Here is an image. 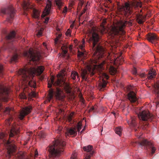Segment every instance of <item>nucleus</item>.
Segmentation results:
<instances>
[{"instance_id": "nucleus-37", "label": "nucleus", "mask_w": 159, "mask_h": 159, "mask_svg": "<svg viewBox=\"0 0 159 159\" xmlns=\"http://www.w3.org/2000/svg\"><path fill=\"white\" fill-rule=\"evenodd\" d=\"M3 74V66L0 65V76H2Z\"/></svg>"}, {"instance_id": "nucleus-13", "label": "nucleus", "mask_w": 159, "mask_h": 159, "mask_svg": "<svg viewBox=\"0 0 159 159\" xmlns=\"http://www.w3.org/2000/svg\"><path fill=\"white\" fill-rule=\"evenodd\" d=\"M118 8L119 11L125 16L131 14L132 12V7L127 2H125L122 6H119Z\"/></svg>"}, {"instance_id": "nucleus-2", "label": "nucleus", "mask_w": 159, "mask_h": 159, "mask_svg": "<svg viewBox=\"0 0 159 159\" xmlns=\"http://www.w3.org/2000/svg\"><path fill=\"white\" fill-rule=\"evenodd\" d=\"M44 68L42 66H38L36 68L34 67L25 68L20 69L18 72L20 78H21L22 84H28L32 88H37L36 82L34 80L35 74L40 75L43 72Z\"/></svg>"}, {"instance_id": "nucleus-56", "label": "nucleus", "mask_w": 159, "mask_h": 159, "mask_svg": "<svg viewBox=\"0 0 159 159\" xmlns=\"http://www.w3.org/2000/svg\"><path fill=\"white\" fill-rule=\"evenodd\" d=\"M156 86L157 87L159 88V81H157L156 83Z\"/></svg>"}, {"instance_id": "nucleus-20", "label": "nucleus", "mask_w": 159, "mask_h": 159, "mask_svg": "<svg viewBox=\"0 0 159 159\" xmlns=\"http://www.w3.org/2000/svg\"><path fill=\"white\" fill-rule=\"evenodd\" d=\"M128 98L131 102H134L137 100V98L135 93L133 91H130L128 94Z\"/></svg>"}, {"instance_id": "nucleus-63", "label": "nucleus", "mask_w": 159, "mask_h": 159, "mask_svg": "<svg viewBox=\"0 0 159 159\" xmlns=\"http://www.w3.org/2000/svg\"><path fill=\"white\" fill-rule=\"evenodd\" d=\"M37 2L39 3V2L40 1H41L42 0H36Z\"/></svg>"}, {"instance_id": "nucleus-26", "label": "nucleus", "mask_w": 159, "mask_h": 159, "mask_svg": "<svg viewBox=\"0 0 159 159\" xmlns=\"http://www.w3.org/2000/svg\"><path fill=\"white\" fill-rule=\"evenodd\" d=\"M121 53L120 54L119 56L116 58L115 61V62L120 65L122 64L124 61L123 58H122V57H121Z\"/></svg>"}, {"instance_id": "nucleus-31", "label": "nucleus", "mask_w": 159, "mask_h": 159, "mask_svg": "<svg viewBox=\"0 0 159 159\" xmlns=\"http://www.w3.org/2000/svg\"><path fill=\"white\" fill-rule=\"evenodd\" d=\"M61 48L62 50V55L63 56H65L67 52L68 48L66 46H63L61 47Z\"/></svg>"}, {"instance_id": "nucleus-61", "label": "nucleus", "mask_w": 159, "mask_h": 159, "mask_svg": "<svg viewBox=\"0 0 159 159\" xmlns=\"http://www.w3.org/2000/svg\"><path fill=\"white\" fill-rule=\"evenodd\" d=\"M137 5H138V6H139L140 7H141V4L140 3L138 2Z\"/></svg>"}, {"instance_id": "nucleus-10", "label": "nucleus", "mask_w": 159, "mask_h": 159, "mask_svg": "<svg viewBox=\"0 0 159 159\" xmlns=\"http://www.w3.org/2000/svg\"><path fill=\"white\" fill-rule=\"evenodd\" d=\"M15 11L12 6L10 5L7 7L2 8L0 9V15H7V17L6 21L11 23L14 16Z\"/></svg>"}, {"instance_id": "nucleus-58", "label": "nucleus", "mask_w": 159, "mask_h": 159, "mask_svg": "<svg viewBox=\"0 0 159 159\" xmlns=\"http://www.w3.org/2000/svg\"><path fill=\"white\" fill-rule=\"evenodd\" d=\"M65 90L66 91V92L69 93H70L71 92V90Z\"/></svg>"}, {"instance_id": "nucleus-18", "label": "nucleus", "mask_w": 159, "mask_h": 159, "mask_svg": "<svg viewBox=\"0 0 159 159\" xmlns=\"http://www.w3.org/2000/svg\"><path fill=\"white\" fill-rule=\"evenodd\" d=\"M147 40L152 43H154L159 40V38L157 35L151 33H148L146 35Z\"/></svg>"}, {"instance_id": "nucleus-8", "label": "nucleus", "mask_w": 159, "mask_h": 159, "mask_svg": "<svg viewBox=\"0 0 159 159\" xmlns=\"http://www.w3.org/2000/svg\"><path fill=\"white\" fill-rule=\"evenodd\" d=\"M132 22L130 21H117L111 29V34L112 35H124L125 32L124 30L126 26L131 25Z\"/></svg>"}, {"instance_id": "nucleus-25", "label": "nucleus", "mask_w": 159, "mask_h": 159, "mask_svg": "<svg viewBox=\"0 0 159 159\" xmlns=\"http://www.w3.org/2000/svg\"><path fill=\"white\" fill-rule=\"evenodd\" d=\"M107 84V82L106 81L104 80V79H102L100 80L98 84V86L100 87V89L104 88L106 87Z\"/></svg>"}, {"instance_id": "nucleus-60", "label": "nucleus", "mask_w": 159, "mask_h": 159, "mask_svg": "<svg viewBox=\"0 0 159 159\" xmlns=\"http://www.w3.org/2000/svg\"><path fill=\"white\" fill-rule=\"evenodd\" d=\"M43 45L45 47H47V45H46V44L45 43H43Z\"/></svg>"}, {"instance_id": "nucleus-64", "label": "nucleus", "mask_w": 159, "mask_h": 159, "mask_svg": "<svg viewBox=\"0 0 159 159\" xmlns=\"http://www.w3.org/2000/svg\"><path fill=\"white\" fill-rule=\"evenodd\" d=\"M158 105H159V102H157V106Z\"/></svg>"}, {"instance_id": "nucleus-24", "label": "nucleus", "mask_w": 159, "mask_h": 159, "mask_svg": "<svg viewBox=\"0 0 159 159\" xmlns=\"http://www.w3.org/2000/svg\"><path fill=\"white\" fill-rule=\"evenodd\" d=\"M71 78L74 80H75L76 77L78 79H80V76L78 73L75 71H72L71 72Z\"/></svg>"}, {"instance_id": "nucleus-9", "label": "nucleus", "mask_w": 159, "mask_h": 159, "mask_svg": "<svg viewBox=\"0 0 159 159\" xmlns=\"http://www.w3.org/2000/svg\"><path fill=\"white\" fill-rule=\"evenodd\" d=\"M18 4H20L21 5L24 10V14H27L26 11H29L30 9H32L33 12L32 16L33 17L39 19L40 18V15L39 11L36 9L32 8V6L30 4L29 0H17Z\"/></svg>"}, {"instance_id": "nucleus-51", "label": "nucleus", "mask_w": 159, "mask_h": 159, "mask_svg": "<svg viewBox=\"0 0 159 159\" xmlns=\"http://www.w3.org/2000/svg\"><path fill=\"white\" fill-rule=\"evenodd\" d=\"M17 156H18L19 158H22L23 157V154H20V156L19 154L17 155Z\"/></svg>"}, {"instance_id": "nucleus-19", "label": "nucleus", "mask_w": 159, "mask_h": 159, "mask_svg": "<svg viewBox=\"0 0 159 159\" xmlns=\"http://www.w3.org/2000/svg\"><path fill=\"white\" fill-rule=\"evenodd\" d=\"M93 148L92 146L89 145L88 146L84 147L83 149L84 150L87 152H89V154H87L85 157L84 159H90V157L93 154L94 152L92 151Z\"/></svg>"}, {"instance_id": "nucleus-35", "label": "nucleus", "mask_w": 159, "mask_h": 159, "mask_svg": "<svg viewBox=\"0 0 159 159\" xmlns=\"http://www.w3.org/2000/svg\"><path fill=\"white\" fill-rule=\"evenodd\" d=\"M82 124L81 122H79L77 125V131L79 132L81 129Z\"/></svg>"}, {"instance_id": "nucleus-12", "label": "nucleus", "mask_w": 159, "mask_h": 159, "mask_svg": "<svg viewBox=\"0 0 159 159\" xmlns=\"http://www.w3.org/2000/svg\"><path fill=\"white\" fill-rule=\"evenodd\" d=\"M137 144L141 146L142 148L144 147L146 149H148V148L150 149L151 150L152 155H153L155 152L156 149L153 147L152 144L146 139H142L138 142H133L131 143L132 145L134 146H135Z\"/></svg>"}, {"instance_id": "nucleus-23", "label": "nucleus", "mask_w": 159, "mask_h": 159, "mask_svg": "<svg viewBox=\"0 0 159 159\" xmlns=\"http://www.w3.org/2000/svg\"><path fill=\"white\" fill-rule=\"evenodd\" d=\"M156 73L154 71L149 70L148 73L147 78L148 80H151L156 75Z\"/></svg>"}, {"instance_id": "nucleus-6", "label": "nucleus", "mask_w": 159, "mask_h": 159, "mask_svg": "<svg viewBox=\"0 0 159 159\" xmlns=\"http://www.w3.org/2000/svg\"><path fill=\"white\" fill-rule=\"evenodd\" d=\"M65 145V142L60 139L55 140L47 148L49 152L50 157H58L62 154Z\"/></svg>"}, {"instance_id": "nucleus-46", "label": "nucleus", "mask_w": 159, "mask_h": 159, "mask_svg": "<svg viewBox=\"0 0 159 159\" xmlns=\"http://www.w3.org/2000/svg\"><path fill=\"white\" fill-rule=\"evenodd\" d=\"M49 19V17H46L45 19L44 23L47 24Z\"/></svg>"}, {"instance_id": "nucleus-45", "label": "nucleus", "mask_w": 159, "mask_h": 159, "mask_svg": "<svg viewBox=\"0 0 159 159\" xmlns=\"http://www.w3.org/2000/svg\"><path fill=\"white\" fill-rule=\"evenodd\" d=\"M103 76H104V77L107 80L109 79V77L105 73H104L103 74Z\"/></svg>"}, {"instance_id": "nucleus-38", "label": "nucleus", "mask_w": 159, "mask_h": 159, "mask_svg": "<svg viewBox=\"0 0 159 159\" xmlns=\"http://www.w3.org/2000/svg\"><path fill=\"white\" fill-rule=\"evenodd\" d=\"M39 135L41 138H44L45 136V133L43 132H40L39 133Z\"/></svg>"}, {"instance_id": "nucleus-40", "label": "nucleus", "mask_w": 159, "mask_h": 159, "mask_svg": "<svg viewBox=\"0 0 159 159\" xmlns=\"http://www.w3.org/2000/svg\"><path fill=\"white\" fill-rule=\"evenodd\" d=\"M134 89V87L131 85H129L127 86V88L126 89Z\"/></svg>"}, {"instance_id": "nucleus-55", "label": "nucleus", "mask_w": 159, "mask_h": 159, "mask_svg": "<svg viewBox=\"0 0 159 159\" xmlns=\"http://www.w3.org/2000/svg\"><path fill=\"white\" fill-rule=\"evenodd\" d=\"M80 48L82 50H83L84 49V46L83 45H80L79 46Z\"/></svg>"}, {"instance_id": "nucleus-43", "label": "nucleus", "mask_w": 159, "mask_h": 159, "mask_svg": "<svg viewBox=\"0 0 159 159\" xmlns=\"http://www.w3.org/2000/svg\"><path fill=\"white\" fill-rule=\"evenodd\" d=\"M66 34L67 36H69L70 34V29H68L66 32Z\"/></svg>"}, {"instance_id": "nucleus-41", "label": "nucleus", "mask_w": 159, "mask_h": 159, "mask_svg": "<svg viewBox=\"0 0 159 159\" xmlns=\"http://www.w3.org/2000/svg\"><path fill=\"white\" fill-rule=\"evenodd\" d=\"M133 73L134 75H136L137 74V71L136 69L134 67L133 70Z\"/></svg>"}, {"instance_id": "nucleus-4", "label": "nucleus", "mask_w": 159, "mask_h": 159, "mask_svg": "<svg viewBox=\"0 0 159 159\" xmlns=\"http://www.w3.org/2000/svg\"><path fill=\"white\" fill-rule=\"evenodd\" d=\"M19 133V130L14 127L11 126V129L9 135V139L7 140V135L3 133H0V139L2 143L6 148L8 157H10L11 154H13L16 150L15 145L11 143L10 141L11 138L14 137L15 135H17Z\"/></svg>"}, {"instance_id": "nucleus-34", "label": "nucleus", "mask_w": 159, "mask_h": 159, "mask_svg": "<svg viewBox=\"0 0 159 159\" xmlns=\"http://www.w3.org/2000/svg\"><path fill=\"white\" fill-rule=\"evenodd\" d=\"M74 115V113L71 112L70 115L68 116L67 120L69 122H72V117Z\"/></svg>"}, {"instance_id": "nucleus-53", "label": "nucleus", "mask_w": 159, "mask_h": 159, "mask_svg": "<svg viewBox=\"0 0 159 159\" xmlns=\"http://www.w3.org/2000/svg\"><path fill=\"white\" fill-rule=\"evenodd\" d=\"M42 33L40 31H39L37 33V35L38 36H41L42 35Z\"/></svg>"}, {"instance_id": "nucleus-15", "label": "nucleus", "mask_w": 159, "mask_h": 159, "mask_svg": "<svg viewBox=\"0 0 159 159\" xmlns=\"http://www.w3.org/2000/svg\"><path fill=\"white\" fill-rule=\"evenodd\" d=\"M139 118L140 120L143 121H147L151 120L152 116L147 111H143L142 112H140L138 115Z\"/></svg>"}, {"instance_id": "nucleus-1", "label": "nucleus", "mask_w": 159, "mask_h": 159, "mask_svg": "<svg viewBox=\"0 0 159 159\" xmlns=\"http://www.w3.org/2000/svg\"><path fill=\"white\" fill-rule=\"evenodd\" d=\"M105 28L103 26L102 30L99 29H93L92 35L88 40V42L91 45L94 53L91 59L88 62L86 68L87 70H84L81 73L83 79L86 80L87 78V75L90 74L91 76L94 74V70L98 67L102 68L104 64L107 63V61L104 60L105 53V50L102 46L99 44L100 39L99 34H102L106 33Z\"/></svg>"}, {"instance_id": "nucleus-48", "label": "nucleus", "mask_w": 159, "mask_h": 159, "mask_svg": "<svg viewBox=\"0 0 159 159\" xmlns=\"http://www.w3.org/2000/svg\"><path fill=\"white\" fill-rule=\"evenodd\" d=\"M76 154L75 153L73 154V156L71 157L70 159H76Z\"/></svg>"}, {"instance_id": "nucleus-14", "label": "nucleus", "mask_w": 159, "mask_h": 159, "mask_svg": "<svg viewBox=\"0 0 159 159\" xmlns=\"http://www.w3.org/2000/svg\"><path fill=\"white\" fill-rule=\"evenodd\" d=\"M54 90H49L48 97L49 101L52 99L53 95H54L57 99L59 100L62 99L64 97L62 90H56L54 92Z\"/></svg>"}, {"instance_id": "nucleus-49", "label": "nucleus", "mask_w": 159, "mask_h": 159, "mask_svg": "<svg viewBox=\"0 0 159 159\" xmlns=\"http://www.w3.org/2000/svg\"><path fill=\"white\" fill-rule=\"evenodd\" d=\"M63 13H66L67 12V7H64V8L63 10Z\"/></svg>"}, {"instance_id": "nucleus-44", "label": "nucleus", "mask_w": 159, "mask_h": 159, "mask_svg": "<svg viewBox=\"0 0 159 159\" xmlns=\"http://www.w3.org/2000/svg\"><path fill=\"white\" fill-rule=\"evenodd\" d=\"M139 76L142 78H145L146 76V75L144 73H142L139 74Z\"/></svg>"}, {"instance_id": "nucleus-33", "label": "nucleus", "mask_w": 159, "mask_h": 159, "mask_svg": "<svg viewBox=\"0 0 159 159\" xmlns=\"http://www.w3.org/2000/svg\"><path fill=\"white\" fill-rule=\"evenodd\" d=\"M145 18V17L140 16L138 18V22L139 24H142L143 22V19Z\"/></svg>"}, {"instance_id": "nucleus-52", "label": "nucleus", "mask_w": 159, "mask_h": 159, "mask_svg": "<svg viewBox=\"0 0 159 159\" xmlns=\"http://www.w3.org/2000/svg\"><path fill=\"white\" fill-rule=\"evenodd\" d=\"M80 100H81V101H82V102L83 103H84V102L85 101V100L81 95L80 97Z\"/></svg>"}, {"instance_id": "nucleus-54", "label": "nucleus", "mask_w": 159, "mask_h": 159, "mask_svg": "<svg viewBox=\"0 0 159 159\" xmlns=\"http://www.w3.org/2000/svg\"><path fill=\"white\" fill-rule=\"evenodd\" d=\"M38 155V152L37 151H36L35 152V156L37 157Z\"/></svg>"}, {"instance_id": "nucleus-36", "label": "nucleus", "mask_w": 159, "mask_h": 159, "mask_svg": "<svg viewBox=\"0 0 159 159\" xmlns=\"http://www.w3.org/2000/svg\"><path fill=\"white\" fill-rule=\"evenodd\" d=\"M29 95L31 97H35L37 96V94L35 92L32 91L31 92L29 93Z\"/></svg>"}, {"instance_id": "nucleus-11", "label": "nucleus", "mask_w": 159, "mask_h": 159, "mask_svg": "<svg viewBox=\"0 0 159 159\" xmlns=\"http://www.w3.org/2000/svg\"><path fill=\"white\" fill-rule=\"evenodd\" d=\"M24 55L27 57L30 61H32L37 64L41 57L40 53L30 48L28 51L25 52Z\"/></svg>"}, {"instance_id": "nucleus-16", "label": "nucleus", "mask_w": 159, "mask_h": 159, "mask_svg": "<svg viewBox=\"0 0 159 159\" xmlns=\"http://www.w3.org/2000/svg\"><path fill=\"white\" fill-rule=\"evenodd\" d=\"M32 109V107L30 106L25 107L22 108L19 116L20 119L23 120L25 116L31 112Z\"/></svg>"}, {"instance_id": "nucleus-21", "label": "nucleus", "mask_w": 159, "mask_h": 159, "mask_svg": "<svg viewBox=\"0 0 159 159\" xmlns=\"http://www.w3.org/2000/svg\"><path fill=\"white\" fill-rule=\"evenodd\" d=\"M77 134V131L75 127H72L68 129L67 132L66 133L65 135L66 137L70 135H73L75 136Z\"/></svg>"}, {"instance_id": "nucleus-47", "label": "nucleus", "mask_w": 159, "mask_h": 159, "mask_svg": "<svg viewBox=\"0 0 159 159\" xmlns=\"http://www.w3.org/2000/svg\"><path fill=\"white\" fill-rule=\"evenodd\" d=\"M97 108L96 107H92L90 109V111H94L96 110Z\"/></svg>"}, {"instance_id": "nucleus-7", "label": "nucleus", "mask_w": 159, "mask_h": 159, "mask_svg": "<svg viewBox=\"0 0 159 159\" xmlns=\"http://www.w3.org/2000/svg\"><path fill=\"white\" fill-rule=\"evenodd\" d=\"M9 90H0V110L5 114L9 115V118L6 120V124L9 126L11 121L12 120L13 109L9 107L4 108L1 104L2 101L6 102L8 101Z\"/></svg>"}, {"instance_id": "nucleus-32", "label": "nucleus", "mask_w": 159, "mask_h": 159, "mask_svg": "<svg viewBox=\"0 0 159 159\" xmlns=\"http://www.w3.org/2000/svg\"><path fill=\"white\" fill-rule=\"evenodd\" d=\"M61 34H59L57 36L56 38L55 39V44H57L58 43H61V41L60 39L61 38Z\"/></svg>"}, {"instance_id": "nucleus-30", "label": "nucleus", "mask_w": 159, "mask_h": 159, "mask_svg": "<svg viewBox=\"0 0 159 159\" xmlns=\"http://www.w3.org/2000/svg\"><path fill=\"white\" fill-rule=\"evenodd\" d=\"M122 130V129L120 127H118L116 128L115 132L116 134L120 136L121 134Z\"/></svg>"}, {"instance_id": "nucleus-59", "label": "nucleus", "mask_w": 159, "mask_h": 159, "mask_svg": "<svg viewBox=\"0 0 159 159\" xmlns=\"http://www.w3.org/2000/svg\"><path fill=\"white\" fill-rule=\"evenodd\" d=\"M73 5H74V2H72L70 4V7H72Z\"/></svg>"}, {"instance_id": "nucleus-28", "label": "nucleus", "mask_w": 159, "mask_h": 159, "mask_svg": "<svg viewBox=\"0 0 159 159\" xmlns=\"http://www.w3.org/2000/svg\"><path fill=\"white\" fill-rule=\"evenodd\" d=\"M117 70L115 68L111 66L109 69V72L111 75H114L117 72Z\"/></svg>"}, {"instance_id": "nucleus-29", "label": "nucleus", "mask_w": 159, "mask_h": 159, "mask_svg": "<svg viewBox=\"0 0 159 159\" xmlns=\"http://www.w3.org/2000/svg\"><path fill=\"white\" fill-rule=\"evenodd\" d=\"M11 88L10 86L4 85L3 84L0 82V89H10Z\"/></svg>"}, {"instance_id": "nucleus-42", "label": "nucleus", "mask_w": 159, "mask_h": 159, "mask_svg": "<svg viewBox=\"0 0 159 159\" xmlns=\"http://www.w3.org/2000/svg\"><path fill=\"white\" fill-rule=\"evenodd\" d=\"M153 93L156 94L157 96H159V90H154Z\"/></svg>"}, {"instance_id": "nucleus-3", "label": "nucleus", "mask_w": 159, "mask_h": 159, "mask_svg": "<svg viewBox=\"0 0 159 159\" xmlns=\"http://www.w3.org/2000/svg\"><path fill=\"white\" fill-rule=\"evenodd\" d=\"M66 74L65 70H62L57 75V79L55 81L54 77L51 76L48 80V87L50 88L53 86L57 88L56 89H71L69 84L66 81Z\"/></svg>"}, {"instance_id": "nucleus-39", "label": "nucleus", "mask_w": 159, "mask_h": 159, "mask_svg": "<svg viewBox=\"0 0 159 159\" xmlns=\"http://www.w3.org/2000/svg\"><path fill=\"white\" fill-rule=\"evenodd\" d=\"M84 55L83 52H80L79 51H78V56L79 57H81Z\"/></svg>"}, {"instance_id": "nucleus-62", "label": "nucleus", "mask_w": 159, "mask_h": 159, "mask_svg": "<svg viewBox=\"0 0 159 159\" xmlns=\"http://www.w3.org/2000/svg\"><path fill=\"white\" fill-rule=\"evenodd\" d=\"M138 129H139V128H138V129L136 128H135L134 129V131L136 132L138 131Z\"/></svg>"}, {"instance_id": "nucleus-5", "label": "nucleus", "mask_w": 159, "mask_h": 159, "mask_svg": "<svg viewBox=\"0 0 159 159\" xmlns=\"http://www.w3.org/2000/svg\"><path fill=\"white\" fill-rule=\"evenodd\" d=\"M15 38V33L14 31L11 32L8 35L5 36V39L7 43L2 48V50H8L13 53V56L10 58V62L11 63L17 62L18 57V55L16 52L17 49L14 47L12 43Z\"/></svg>"}, {"instance_id": "nucleus-22", "label": "nucleus", "mask_w": 159, "mask_h": 159, "mask_svg": "<svg viewBox=\"0 0 159 159\" xmlns=\"http://www.w3.org/2000/svg\"><path fill=\"white\" fill-rule=\"evenodd\" d=\"M128 124L130 126L134 127L137 126V123H136L135 119L134 117H131L130 120L128 122Z\"/></svg>"}, {"instance_id": "nucleus-50", "label": "nucleus", "mask_w": 159, "mask_h": 159, "mask_svg": "<svg viewBox=\"0 0 159 159\" xmlns=\"http://www.w3.org/2000/svg\"><path fill=\"white\" fill-rule=\"evenodd\" d=\"M83 2L82 1H80L79 3V6L80 7H81L82 6L83 4Z\"/></svg>"}, {"instance_id": "nucleus-57", "label": "nucleus", "mask_w": 159, "mask_h": 159, "mask_svg": "<svg viewBox=\"0 0 159 159\" xmlns=\"http://www.w3.org/2000/svg\"><path fill=\"white\" fill-rule=\"evenodd\" d=\"M85 11L86 10L84 9L82 11L81 13V15L84 14L85 12Z\"/></svg>"}, {"instance_id": "nucleus-27", "label": "nucleus", "mask_w": 159, "mask_h": 159, "mask_svg": "<svg viewBox=\"0 0 159 159\" xmlns=\"http://www.w3.org/2000/svg\"><path fill=\"white\" fill-rule=\"evenodd\" d=\"M54 2L58 9H60L63 4L62 0H55Z\"/></svg>"}, {"instance_id": "nucleus-17", "label": "nucleus", "mask_w": 159, "mask_h": 159, "mask_svg": "<svg viewBox=\"0 0 159 159\" xmlns=\"http://www.w3.org/2000/svg\"><path fill=\"white\" fill-rule=\"evenodd\" d=\"M52 0H47V4L44 10L42 15V16L45 17L46 15H48L51 13L52 6Z\"/></svg>"}]
</instances>
